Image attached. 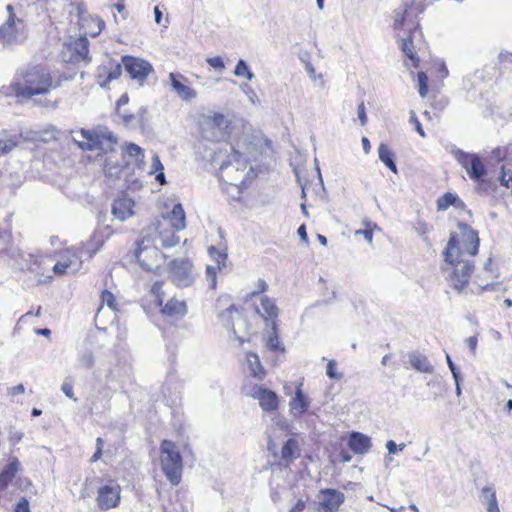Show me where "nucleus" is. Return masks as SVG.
Wrapping results in <instances>:
<instances>
[{"instance_id":"38","label":"nucleus","mask_w":512,"mask_h":512,"mask_svg":"<svg viewBox=\"0 0 512 512\" xmlns=\"http://www.w3.org/2000/svg\"><path fill=\"white\" fill-rule=\"evenodd\" d=\"M410 15L409 8L394 11L393 28L395 30L403 29L406 26L408 17Z\"/></svg>"},{"instance_id":"39","label":"nucleus","mask_w":512,"mask_h":512,"mask_svg":"<svg viewBox=\"0 0 512 512\" xmlns=\"http://www.w3.org/2000/svg\"><path fill=\"white\" fill-rule=\"evenodd\" d=\"M122 155H123V158L127 157V158H130L133 160H139V159L143 158L144 153H143V149L140 146H138L137 144H134V143H129V144L125 145Z\"/></svg>"},{"instance_id":"4","label":"nucleus","mask_w":512,"mask_h":512,"mask_svg":"<svg viewBox=\"0 0 512 512\" xmlns=\"http://www.w3.org/2000/svg\"><path fill=\"white\" fill-rule=\"evenodd\" d=\"M164 284L163 280L155 281L150 288V295L163 319L176 323L187 315L188 305L185 299L177 295H173L166 300Z\"/></svg>"},{"instance_id":"17","label":"nucleus","mask_w":512,"mask_h":512,"mask_svg":"<svg viewBox=\"0 0 512 512\" xmlns=\"http://www.w3.org/2000/svg\"><path fill=\"white\" fill-rule=\"evenodd\" d=\"M251 396L258 400L259 406L265 412H273L279 408L278 395L268 388L256 386Z\"/></svg>"},{"instance_id":"60","label":"nucleus","mask_w":512,"mask_h":512,"mask_svg":"<svg viewBox=\"0 0 512 512\" xmlns=\"http://www.w3.org/2000/svg\"><path fill=\"white\" fill-rule=\"evenodd\" d=\"M129 102V96L127 93H124L120 96V98L116 102V111L121 110V107L127 105Z\"/></svg>"},{"instance_id":"34","label":"nucleus","mask_w":512,"mask_h":512,"mask_svg":"<svg viewBox=\"0 0 512 512\" xmlns=\"http://www.w3.org/2000/svg\"><path fill=\"white\" fill-rule=\"evenodd\" d=\"M93 353V342H86L80 351L79 364L82 367H91L93 365Z\"/></svg>"},{"instance_id":"21","label":"nucleus","mask_w":512,"mask_h":512,"mask_svg":"<svg viewBox=\"0 0 512 512\" xmlns=\"http://www.w3.org/2000/svg\"><path fill=\"white\" fill-rule=\"evenodd\" d=\"M323 496L320 505L325 509L326 512L338 511L341 504L344 502V494L336 489L326 488L320 491Z\"/></svg>"},{"instance_id":"5","label":"nucleus","mask_w":512,"mask_h":512,"mask_svg":"<svg viewBox=\"0 0 512 512\" xmlns=\"http://www.w3.org/2000/svg\"><path fill=\"white\" fill-rule=\"evenodd\" d=\"M249 164L250 162H223L219 168L218 177L224 188L235 187L237 189L238 196L234 198L236 200L241 199L243 190L256 177L254 169Z\"/></svg>"},{"instance_id":"33","label":"nucleus","mask_w":512,"mask_h":512,"mask_svg":"<svg viewBox=\"0 0 512 512\" xmlns=\"http://www.w3.org/2000/svg\"><path fill=\"white\" fill-rule=\"evenodd\" d=\"M31 264L26 267V269L32 273H35V279L37 284H47L52 280V276L50 274H45L42 271L41 262L38 258L33 255H29Z\"/></svg>"},{"instance_id":"23","label":"nucleus","mask_w":512,"mask_h":512,"mask_svg":"<svg viewBox=\"0 0 512 512\" xmlns=\"http://www.w3.org/2000/svg\"><path fill=\"white\" fill-rule=\"evenodd\" d=\"M348 446L355 454H366L371 448V439L360 432H351Z\"/></svg>"},{"instance_id":"64","label":"nucleus","mask_w":512,"mask_h":512,"mask_svg":"<svg viewBox=\"0 0 512 512\" xmlns=\"http://www.w3.org/2000/svg\"><path fill=\"white\" fill-rule=\"evenodd\" d=\"M446 361H447V364H448V366H449V368H450L454 378L457 379L458 374H457V371H456V367H455V365H454V363H453V361H452V359H451V357L449 355H446Z\"/></svg>"},{"instance_id":"53","label":"nucleus","mask_w":512,"mask_h":512,"mask_svg":"<svg viewBox=\"0 0 512 512\" xmlns=\"http://www.w3.org/2000/svg\"><path fill=\"white\" fill-rule=\"evenodd\" d=\"M116 113L125 125L131 124L136 118L134 114L127 113L126 111L119 110Z\"/></svg>"},{"instance_id":"45","label":"nucleus","mask_w":512,"mask_h":512,"mask_svg":"<svg viewBox=\"0 0 512 512\" xmlns=\"http://www.w3.org/2000/svg\"><path fill=\"white\" fill-rule=\"evenodd\" d=\"M234 74L239 77H245L248 80H251V78L253 76L249 67L243 60L238 61L237 65L235 67V70H234Z\"/></svg>"},{"instance_id":"36","label":"nucleus","mask_w":512,"mask_h":512,"mask_svg":"<svg viewBox=\"0 0 512 512\" xmlns=\"http://www.w3.org/2000/svg\"><path fill=\"white\" fill-rule=\"evenodd\" d=\"M491 160H512V142L496 147L491 153Z\"/></svg>"},{"instance_id":"56","label":"nucleus","mask_w":512,"mask_h":512,"mask_svg":"<svg viewBox=\"0 0 512 512\" xmlns=\"http://www.w3.org/2000/svg\"><path fill=\"white\" fill-rule=\"evenodd\" d=\"M358 117L361 122V125L364 126L367 124L366 108L363 101L358 105Z\"/></svg>"},{"instance_id":"37","label":"nucleus","mask_w":512,"mask_h":512,"mask_svg":"<svg viewBox=\"0 0 512 512\" xmlns=\"http://www.w3.org/2000/svg\"><path fill=\"white\" fill-rule=\"evenodd\" d=\"M482 494L487 499V510L489 512H500L495 491L490 487H484Z\"/></svg>"},{"instance_id":"40","label":"nucleus","mask_w":512,"mask_h":512,"mask_svg":"<svg viewBox=\"0 0 512 512\" xmlns=\"http://www.w3.org/2000/svg\"><path fill=\"white\" fill-rule=\"evenodd\" d=\"M62 137H64L63 132H61L60 130H57L53 126H50L49 128L45 129L43 132H36L34 139H41L43 141H48L50 138L58 140V139H61Z\"/></svg>"},{"instance_id":"13","label":"nucleus","mask_w":512,"mask_h":512,"mask_svg":"<svg viewBox=\"0 0 512 512\" xmlns=\"http://www.w3.org/2000/svg\"><path fill=\"white\" fill-rule=\"evenodd\" d=\"M88 45L86 37H78L65 42L62 49L63 61L80 62L85 60L89 53Z\"/></svg>"},{"instance_id":"10","label":"nucleus","mask_w":512,"mask_h":512,"mask_svg":"<svg viewBox=\"0 0 512 512\" xmlns=\"http://www.w3.org/2000/svg\"><path fill=\"white\" fill-rule=\"evenodd\" d=\"M168 271L171 281L178 287H188L194 281L193 264L189 259H173Z\"/></svg>"},{"instance_id":"8","label":"nucleus","mask_w":512,"mask_h":512,"mask_svg":"<svg viewBox=\"0 0 512 512\" xmlns=\"http://www.w3.org/2000/svg\"><path fill=\"white\" fill-rule=\"evenodd\" d=\"M134 256L143 270L154 274L161 273L166 258L150 237H143L137 242Z\"/></svg>"},{"instance_id":"46","label":"nucleus","mask_w":512,"mask_h":512,"mask_svg":"<svg viewBox=\"0 0 512 512\" xmlns=\"http://www.w3.org/2000/svg\"><path fill=\"white\" fill-rule=\"evenodd\" d=\"M164 168L162 162H154L151 173H155V180L159 182L160 185L166 184V178L163 172Z\"/></svg>"},{"instance_id":"59","label":"nucleus","mask_w":512,"mask_h":512,"mask_svg":"<svg viewBox=\"0 0 512 512\" xmlns=\"http://www.w3.org/2000/svg\"><path fill=\"white\" fill-rule=\"evenodd\" d=\"M93 494H94V487H93V483H92V482H90V483H88V482H87V483L85 484V487H84L83 491H82V495H81V497H82L83 499H85V498H87V497H91Z\"/></svg>"},{"instance_id":"3","label":"nucleus","mask_w":512,"mask_h":512,"mask_svg":"<svg viewBox=\"0 0 512 512\" xmlns=\"http://www.w3.org/2000/svg\"><path fill=\"white\" fill-rule=\"evenodd\" d=\"M122 64L129 76L141 85L154 71L153 66L147 60L124 55L121 63L110 61L108 66H102L100 73H98V78L105 77V80L100 85L105 86L107 82L119 78L122 73Z\"/></svg>"},{"instance_id":"27","label":"nucleus","mask_w":512,"mask_h":512,"mask_svg":"<svg viewBox=\"0 0 512 512\" xmlns=\"http://www.w3.org/2000/svg\"><path fill=\"white\" fill-rule=\"evenodd\" d=\"M450 206H453L456 209H464L465 203L456 193L452 192H446L436 200V207L438 211H445Z\"/></svg>"},{"instance_id":"41","label":"nucleus","mask_w":512,"mask_h":512,"mask_svg":"<svg viewBox=\"0 0 512 512\" xmlns=\"http://www.w3.org/2000/svg\"><path fill=\"white\" fill-rule=\"evenodd\" d=\"M101 304H106L113 312L119 311V304L115 295L109 290H103L100 295Z\"/></svg>"},{"instance_id":"51","label":"nucleus","mask_w":512,"mask_h":512,"mask_svg":"<svg viewBox=\"0 0 512 512\" xmlns=\"http://www.w3.org/2000/svg\"><path fill=\"white\" fill-rule=\"evenodd\" d=\"M207 63L216 70L222 71L225 68L223 59L220 56H215L207 59Z\"/></svg>"},{"instance_id":"30","label":"nucleus","mask_w":512,"mask_h":512,"mask_svg":"<svg viewBox=\"0 0 512 512\" xmlns=\"http://www.w3.org/2000/svg\"><path fill=\"white\" fill-rule=\"evenodd\" d=\"M409 365L418 372L430 374L433 372V366L424 355L413 353L409 355Z\"/></svg>"},{"instance_id":"63","label":"nucleus","mask_w":512,"mask_h":512,"mask_svg":"<svg viewBox=\"0 0 512 512\" xmlns=\"http://www.w3.org/2000/svg\"><path fill=\"white\" fill-rule=\"evenodd\" d=\"M305 502L303 500H298L296 504L290 509V512H302L305 509Z\"/></svg>"},{"instance_id":"48","label":"nucleus","mask_w":512,"mask_h":512,"mask_svg":"<svg viewBox=\"0 0 512 512\" xmlns=\"http://www.w3.org/2000/svg\"><path fill=\"white\" fill-rule=\"evenodd\" d=\"M267 289H268V285H267L266 281L264 279H258V281L256 283V290L248 293L246 296V300L252 299L257 295L266 292Z\"/></svg>"},{"instance_id":"32","label":"nucleus","mask_w":512,"mask_h":512,"mask_svg":"<svg viewBox=\"0 0 512 512\" xmlns=\"http://www.w3.org/2000/svg\"><path fill=\"white\" fill-rule=\"evenodd\" d=\"M265 346L268 350H270L271 352L276 353V354H285V352H286V349H285L283 343L279 339V333H278L276 323H274L272 325V332L267 337V339L265 341Z\"/></svg>"},{"instance_id":"22","label":"nucleus","mask_w":512,"mask_h":512,"mask_svg":"<svg viewBox=\"0 0 512 512\" xmlns=\"http://www.w3.org/2000/svg\"><path fill=\"white\" fill-rule=\"evenodd\" d=\"M134 201L123 194L117 197L112 204V213L120 220H125L134 214Z\"/></svg>"},{"instance_id":"6","label":"nucleus","mask_w":512,"mask_h":512,"mask_svg":"<svg viewBox=\"0 0 512 512\" xmlns=\"http://www.w3.org/2000/svg\"><path fill=\"white\" fill-rule=\"evenodd\" d=\"M162 221H158L156 230L164 247H172L178 244L177 232L186 227V214L180 203L174 204L171 211L161 215Z\"/></svg>"},{"instance_id":"9","label":"nucleus","mask_w":512,"mask_h":512,"mask_svg":"<svg viewBox=\"0 0 512 512\" xmlns=\"http://www.w3.org/2000/svg\"><path fill=\"white\" fill-rule=\"evenodd\" d=\"M8 17L0 26V41L4 45L20 43L26 38V24L22 18L16 16L12 5H7Z\"/></svg>"},{"instance_id":"61","label":"nucleus","mask_w":512,"mask_h":512,"mask_svg":"<svg viewBox=\"0 0 512 512\" xmlns=\"http://www.w3.org/2000/svg\"><path fill=\"white\" fill-rule=\"evenodd\" d=\"M297 233L300 237V239L302 240V242H304L305 244H308L309 242V239H308V235H307V231H306V226L305 224H302L298 230H297Z\"/></svg>"},{"instance_id":"15","label":"nucleus","mask_w":512,"mask_h":512,"mask_svg":"<svg viewBox=\"0 0 512 512\" xmlns=\"http://www.w3.org/2000/svg\"><path fill=\"white\" fill-rule=\"evenodd\" d=\"M120 503V486L111 481L98 489V508L108 510L115 508Z\"/></svg>"},{"instance_id":"25","label":"nucleus","mask_w":512,"mask_h":512,"mask_svg":"<svg viewBox=\"0 0 512 512\" xmlns=\"http://www.w3.org/2000/svg\"><path fill=\"white\" fill-rule=\"evenodd\" d=\"M299 456L300 447L298 441L295 438H289L281 448L280 464L289 466Z\"/></svg>"},{"instance_id":"35","label":"nucleus","mask_w":512,"mask_h":512,"mask_svg":"<svg viewBox=\"0 0 512 512\" xmlns=\"http://www.w3.org/2000/svg\"><path fill=\"white\" fill-rule=\"evenodd\" d=\"M207 124L211 129L225 130L230 123L223 113L216 112L207 118Z\"/></svg>"},{"instance_id":"14","label":"nucleus","mask_w":512,"mask_h":512,"mask_svg":"<svg viewBox=\"0 0 512 512\" xmlns=\"http://www.w3.org/2000/svg\"><path fill=\"white\" fill-rule=\"evenodd\" d=\"M416 34L422 38V32L420 30L419 24L416 21H412L409 26V34L401 39L400 48L403 54L407 59L411 61V66L414 68H418L420 65V59L417 55L416 44L414 40L416 38Z\"/></svg>"},{"instance_id":"58","label":"nucleus","mask_w":512,"mask_h":512,"mask_svg":"<svg viewBox=\"0 0 512 512\" xmlns=\"http://www.w3.org/2000/svg\"><path fill=\"white\" fill-rule=\"evenodd\" d=\"M25 392V387L23 384H18L16 386L10 387L7 389V393L10 396H16L18 394H23Z\"/></svg>"},{"instance_id":"54","label":"nucleus","mask_w":512,"mask_h":512,"mask_svg":"<svg viewBox=\"0 0 512 512\" xmlns=\"http://www.w3.org/2000/svg\"><path fill=\"white\" fill-rule=\"evenodd\" d=\"M453 156L457 160H473V161L480 160L478 155H475V154H473V155L465 154V153H463L460 150L453 151Z\"/></svg>"},{"instance_id":"2","label":"nucleus","mask_w":512,"mask_h":512,"mask_svg":"<svg viewBox=\"0 0 512 512\" xmlns=\"http://www.w3.org/2000/svg\"><path fill=\"white\" fill-rule=\"evenodd\" d=\"M52 85V77L44 67H22L17 70L11 84L0 89V96L29 99L49 93Z\"/></svg>"},{"instance_id":"11","label":"nucleus","mask_w":512,"mask_h":512,"mask_svg":"<svg viewBox=\"0 0 512 512\" xmlns=\"http://www.w3.org/2000/svg\"><path fill=\"white\" fill-rule=\"evenodd\" d=\"M96 252V246L93 243L87 245L82 244L77 251L67 249L60 254L62 263L67 264L71 273H75L80 269L83 261L91 259Z\"/></svg>"},{"instance_id":"62","label":"nucleus","mask_w":512,"mask_h":512,"mask_svg":"<svg viewBox=\"0 0 512 512\" xmlns=\"http://www.w3.org/2000/svg\"><path fill=\"white\" fill-rule=\"evenodd\" d=\"M466 343H467L469 349L471 350V352L475 353L476 347H477V343H478L477 337L476 336H471V337L467 338Z\"/></svg>"},{"instance_id":"18","label":"nucleus","mask_w":512,"mask_h":512,"mask_svg":"<svg viewBox=\"0 0 512 512\" xmlns=\"http://www.w3.org/2000/svg\"><path fill=\"white\" fill-rule=\"evenodd\" d=\"M65 139L84 151H91L96 147V135L86 129L71 130L66 133Z\"/></svg>"},{"instance_id":"31","label":"nucleus","mask_w":512,"mask_h":512,"mask_svg":"<svg viewBox=\"0 0 512 512\" xmlns=\"http://www.w3.org/2000/svg\"><path fill=\"white\" fill-rule=\"evenodd\" d=\"M18 145V137L6 130L0 132V157L6 156Z\"/></svg>"},{"instance_id":"29","label":"nucleus","mask_w":512,"mask_h":512,"mask_svg":"<svg viewBox=\"0 0 512 512\" xmlns=\"http://www.w3.org/2000/svg\"><path fill=\"white\" fill-rule=\"evenodd\" d=\"M246 361L252 377L257 380H263L267 372L261 364L259 356L256 353L248 352L246 354Z\"/></svg>"},{"instance_id":"19","label":"nucleus","mask_w":512,"mask_h":512,"mask_svg":"<svg viewBox=\"0 0 512 512\" xmlns=\"http://www.w3.org/2000/svg\"><path fill=\"white\" fill-rule=\"evenodd\" d=\"M303 379L299 380L295 385V395L289 402V407L294 415L301 416L305 414L310 406V400L303 392Z\"/></svg>"},{"instance_id":"7","label":"nucleus","mask_w":512,"mask_h":512,"mask_svg":"<svg viewBox=\"0 0 512 512\" xmlns=\"http://www.w3.org/2000/svg\"><path fill=\"white\" fill-rule=\"evenodd\" d=\"M160 463L169 482L174 486L178 485L182 479L183 460L173 441L167 439L161 441Z\"/></svg>"},{"instance_id":"49","label":"nucleus","mask_w":512,"mask_h":512,"mask_svg":"<svg viewBox=\"0 0 512 512\" xmlns=\"http://www.w3.org/2000/svg\"><path fill=\"white\" fill-rule=\"evenodd\" d=\"M206 277H207V280L209 281L210 287L212 289H215L216 288V284H217L216 268L212 267V266H207V268H206Z\"/></svg>"},{"instance_id":"24","label":"nucleus","mask_w":512,"mask_h":512,"mask_svg":"<svg viewBox=\"0 0 512 512\" xmlns=\"http://www.w3.org/2000/svg\"><path fill=\"white\" fill-rule=\"evenodd\" d=\"M256 312L265 321H271L272 325L276 323L278 317V307L276 306L273 299L267 296L262 297L260 305L256 307Z\"/></svg>"},{"instance_id":"44","label":"nucleus","mask_w":512,"mask_h":512,"mask_svg":"<svg viewBox=\"0 0 512 512\" xmlns=\"http://www.w3.org/2000/svg\"><path fill=\"white\" fill-rule=\"evenodd\" d=\"M418 80V91L421 97H425L428 94V77L425 72L420 71L417 73Z\"/></svg>"},{"instance_id":"47","label":"nucleus","mask_w":512,"mask_h":512,"mask_svg":"<svg viewBox=\"0 0 512 512\" xmlns=\"http://www.w3.org/2000/svg\"><path fill=\"white\" fill-rule=\"evenodd\" d=\"M364 226H365L364 229L355 231V235H363L364 238L369 243H371L373 240V232H374V228L376 227V225L372 224L371 222H365Z\"/></svg>"},{"instance_id":"16","label":"nucleus","mask_w":512,"mask_h":512,"mask_svg":"<svg viewBox=\"0 0 512 512\" xmlns=\"http://www.w3.org/2000/svg\"><path fill=\"white\" fill-rule=\"evenodd\" d=\"M170 84L176 94L184 101H190L197 96V92L193 89L187 77L178 72L169 74Z\"/></svg>"},{"instance_id":"12","label":"nucleus","mask_w":512,"mask_h":512,"mask_svg":"<svg viewBox=\"0 0 512 512\" xmlns=\"http://www.w3.org/2000/svg\"><path fill=\"white\" fill-rule=\"evenodd\" d=\"M496 273L492 269V260L489 259L485 264L483 271L477 273L474 278H471L470 292L475 295H480L485 291H492L495 289Z\"/></svg>"},{"instance_id":"57","label":"nucleus","mask_w":512,"mask_h":512,"mask_svg":"<svg viewBox=\"0 0 512 512\" xmlns=\"http://www.w3.org/2000/svg\"><path fill=\"white\" fill-rule=\"evenodd\" d=\"M62 392L69 398H73V385L66 379L61 385Z\"/></svg>"},{"instance_id":"52","label":"nucleus","mask_w":512,"mask_h":512,"mask_svg":"<svg viewBox=\"0 0 512 512\" xmlns=\"http://www.w3.org/2000/svg\"><path fill=\"white\" fill-rule=\"evenodd\" d=\"M53 272L56 275H63V274L71 273L68 268V265L62 263L61 260H58L57 263L53 266Z\"/></svg>"},{"instance_id":"55","label":"nucleus","mask_w":512,"mask_h":512,"mask_svg":"<svg viewBox=\"0 0 512 512\" xmlns=\"http://www.w3.org/2000/svg\"><path fill=\"white\" fill-rule=\"evenodd\" d=\"M15 512H30L29 502L26 498H21L16 505Z\"/></svg>"},{"instance_id":"42","label":"nucleus","mask_w":512,"mask_h":512,"mask_svg":"<svg viewBox=\"0 0 512 512\" xmlns=\"http://www.w3.org/2000/svg\"><path fill=\"white\" fill-rule=\"evenodd\" d=\"M208 253L210 257L217 263V268L219 270L225 266V262L227 259V254L225 252L218 250L214 246H210L208 248Z\"/></svg>"},{"instance_id":"20","label":"nucleus","mask_w":512,"mask_h":512,"mask_svg":"<svg viewBox=\"0 0 512 512\" xmlns=\"http://www.w3.org/2000/svg\"><path fill=\"white\" fill-rule=\"evenodd\" d=\"M118 147V139L113 133L109 131L98 133V157L113 155Z\"/></svg>"},{"instance_id":"1","label":"nucleus","mask_w":512,"mask_h":512,"mask_svg":"<svg viewBox=\"0 0 512 512\" xmlns=\"http://www.w3.org/2000/svg\"><path fill=\"white\" fill-rule=\"evenodd\" d=\"M458 232L450 233L443 251L442 271L448 286L458 294L464 293L470 286L474 272V261L470 258L479 251L480 239L477 231L466 223H458Z\"/></svg>"},{"instance_id":"50","label":"nucleus","mask_w":512,"mask_h":512,"mask_svg":"<svg viewBox=\"0 0 512 512\" xmlns=\"http://www.w3.org/2000/svg\"><path fill=\"white\" fill-rule=\"evenodd\" d=\"M336 368H337L336 361L330 360L327 364V369H326V373L329 378L336 379V380L341 378L342 375L336 371Z\"/></svg>"},{"instance_id":"28","label":"nucleus","mask_w":512,"mask_h":512,"mask_svg":"<svg viewBox=\"0 0 512 512\" xmlns=\"http://www.w3.org/2000/svg\"><path fill=\"white\" fill-rule=\"evenodd\" d=\"M469 177L479 183H489L487 178L488 171L484 167V162H464Z\"/></svg>"},{"instance_id":"26","label":"nucleus","mask_w":512,"mask_h":512,"mask_svg":"<svg viewBox=\"0 0 512 512\" xmlns=\"http://www.w3.org/2000/svg\"><path fill=\"white\" fill-rule=\"evenodd\" d=\"M21 464L15 457L11 458L9 463L2 469L0 473V490H5L10 482L20 470Z\"/></svg>"},{"instance_id":"43","label":"nucleus","mask_w":512,"mask_h":512,"mask_svg":"<svg viewBox=\"0 0 512 512\" xmlns=\"http://www.w3.org/2000/svg\"><path fill=\"white\" fill-rule=\"evenodd\" d=\"M379 160H393L395 152L391 144L387 142L380 143L378 147Z\"/></svg>"}]
</instances>
